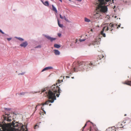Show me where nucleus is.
Returning <instances> with one entry per match:
<instances>
[{
    "label": "nucleus",
    "mask_w": 131,
    "mask_h": 131,
    "mask_svg": "<svg viewBox=\"0 0 131 131\" xmlns=\"http://www.w3.org/2000/svg\"><path fill=\"white\" fill-rule=\"evenodd\" d=\"M85 40H86V39H80L79 40V41L80 42H81L82 41H85Z\"/></svg>",
    "instance_id": "obj_24"
},
{
    "label": "nucleus",
    "mask_w": 131,
    "mask_h": 131,
    "mask_svg": "<svg viewBox=\"0 0 131 131\" xmlns=\"http://www.w3.org/2000/svg\"><path fill=\"white\" fill-rule=\"evenodd\" d=\"M90 131H91V128L90 129Z\"/></svg>",
    "instance_id": "obj_43"
},
{
    "label": "nucleus",
    "mask_w": 131,
    "mask_h": 131,
    "mask_svg": "<svg viewBox=\"0 0 131 131\" xmlns=\"http://www.w3.org/2000/svg\"><path fill=\"white\" fill-rule=\"evenodd\" d=\"M61 90L58 86H56L55 84L51 86L43 88L41 89V93L43 92L44 95L45 97L47 96L49 100L46 101L44 103H41V105H48L50 102L53 103L54 100H56L55 94L57 92L59 93L57 94L56 96L58 97H59Z\"/></svg>",
    "instance_id": "obj_2"
},
{
    "label": "nucleus",
    "mask_w": 131,
    "mask_h": 131,
    "mask_svg": "<svg viewBox=\"0 0 131 131\" xmlns=\"http://www.w3.org/2000/svg\"><path fill=\"white\" fill-rule=\"evenodd\" d=\"M57 21H58V24L59 26L61 28L62 27H63V25L62 24H60V23H59V20L58 19H57Z\"/></svg>",
    "instance_id": "obj_18"
},
{
    "label": "nucleus",
    "mask_w": 131,
    "mask_h": 131,
    "mask_svg": "<svg viewBox=\"0 0 131 131\" xmlns=\"http://www.w3.org/2000/svg\"><path fill=\"white\" fill-rule=\"evenodd\" d=\"M84 21H85L87 22H89L90 21V19L86 17L84 18Z\"/></svg>",
    "instance_id": "obj_20"
},
{
    "label": "nucleus",
    "mask_w": 131,
    "mask_h": 131,
    "mask_svg": "<svg viewBox=\"0 0 131 131\" xmlns=\"http://www.w3.org/2000/svg\"><path fill=\"white\" fill-rule=\"evenodd\" d=\"M99 39H101V38H100L99 37Z\"/></svg>",
    "instance_id": "obj_47"
},
{
    "label": "nucleus",
    "mask_w": 131,
    "mask_h": 131,
    "mask_svg": "<svg viewBox=\"0 0 131 131\" xmlns=\"http://www.w3.org/2000/svg\"><path fill=\"white\" fill-rule=\"evenodd\" d=\"M54 53L56 55H59L60 54V52L58 50L55 49L54 50Z\"/></svg>",
    "instance_id": "obj_10"
},
{
    "label": "nucleus",
    "mask_w": 131,
    "mask_h": 131,
    "mask_svg": "<svg viewBox=\"0 0 131 131\" xmlns=\"http://www.w3.org/2000/svg\"><path fill=\"white\" fill-rule=\"evenodd\" d=\"M61 2H62V0H59Z\"/></svg>",
    "instance_id": "obj_42"
},
{
    "label": "nucleus",
    "mask_w": 131,
    "mask_h": 131,
    "mask_svg": "<svg viewBox=\"0 0 131 131\" xmlns=\"http://www.w3.org/2000/svg\"><path fill=\"white\" fill-rule=\"evenodd\" d=\"M66 77L67 78H69V76H67Z\"/></svg>",
    "instance_id": "obj_41"
},
{
    "label": "nucleus",
    "mask_w": 131,
    "mask_h": 131,
    "mask_svg": "<svg viewBox=\"0 0 131 131\" xmlns=\"http://www.w3.org/2000/svg\"><path fill=\"white\" fill-rule=\"evenodd\" d=\"M7 39L8 41H9L12 39V38H7Z\"/></svg>",
    "instance_id": "obj_32"
},
{
    "label": "nucleus",
    "mask_w": 131,
    "mask_h": 131,
    "mask_svg": "<svg viewBox=\"0 0 131 131\" xmlns=\"http://www.w3.org/2000/svg\"><path fill=\"white\" fill-rule=\"evenodd\" d=\"M77 40H76V42H75V43H76V42H77Z\"/></svg>",
    "instance_id": "obj_45"
},
{
    "label": "nucleus",
    "mask_w": 131,
    "mask_h": 131,
    "mask_svg": "<svg viewBox=\"0 0 131 131\" xmlns=\"http://www.w3.org/2000/svg\"><path fill=\"white\" fill-rule=\"evenodd\" d=\"M124 84L130 85L131 84V81H126L125 83H124Z\"/></svg>",
    "instance_id": "obj_16"
},
{
    "label": "nucleus",
    "mask_w": 131,
    "mask_h": 131,
    "mask_svg": "<svg viewBox=\"0 0 131 131\" xmlns=\"http://www.w3.org/2000/svg\"><path fill=\"white\" fill-rule=\"evenodd\" d=\"M41 2L44 5L46 6H48L49 5V3L47 1H46L45 2H44L41 1Z\"/></svg>",
    "instance_id": "obj_12"
},
{
    "label": "nucleus",
    "mask_w": 131,
    "mask_h": 131,
    "mask_svg": "<svg viewBox=\"0 0 131 131\" xmlns=\"http://www.w3.org/2000/svg\"><path fill=\"white\" fill-rule=\"evenodd\" d=\"M41 122H40L37 123V124L35 125L34 127V128L35 129H36L38 128H39L40 127V124Z\"/></svg>",
    "instance_id": "obj_11"
},
{
    "label": "nucleus",
    "mask_w": 131,
    "mask_h": 131,
    "mask_svg": "<svg viewBox=\"0 0 131 131\" xmlns=\"http://www.w3.org/2000/svg\"><path fill=\"white\" fill-rule=\"evenodd\" d=\"M90 30L91 31H93V29H91Z\"/></svg>",
    "instance_id": "obj_40"
},
{
    "label": "nucleus",
    "mask_w": 131,
    "mask_h": 131,
    "mask_svg": "<svg viewBox=\"0 0 131 131\" xmlns=\"http://www.w3.org/2000/svg\"><path fill=\"white\" fill-rule=\"evenodd\" d=\"M100 43V42L98 40H96L94 41L93 43V44L94 45L95 44H99Z\"/></svg>",
    "instance_id": "obj_15"
},
{
    "label": "nucleus",
    "mask_w": 131,
    "mask_h": 131,
    "mask_svg": "<svg viewBox=\"0 0 131 131\" xmlns=\"http://www.w3.org/2000/svg\"><path fill=\"white\" fill-rule=\"evenodd\" d=\"M72 79H74V77H72Z\"/></svg>",
    "instance_id": "obj_46"
},
{
    "label": "nucleus",
    "mask_w": 131,
    "mask_h": 131,
    "mask_svg": "<svg viewBox=\"0 0 131 131\" xmlns=\"http://www.w3.org/2000/svg\"><path fill=\"white\" fill-rule=\"evenodd\" d=\"M40 114H41V112H40Z\"/></svg>",
    "instance_id": "obj_49"
},
{
    "label": "nucleus",
    "mask_w": 131,
    "mask_h": 131,
    "mask_svg": "<svg viewBox=\"0 0 131 131\" xmlns=\"http://www.w3.org/2000/svg\"><path fill=\"white\" fill-rule=\"evenodd\" d=\"M58 36L59 37H60L61 35V33H58Z\"/></svg>",
    "instance_id": "obj_34"
},
{
    "label": "nucleus",
    "mask_w": 131,
    "mask_h": 131,
    "mask_svg": "<svg viewBox=\"0 0 131 131\" xmlns=\"http://www.w3.org/2000/svg\"><path fill=\"white\" fill-rule=\"evenodd\" d=\"M86 125H87V124H86H86H85V125H84V126L83 127V130L84 129V128L86 126Z\"/></svg>",
    "instance_id": "obj_28"
},
{
    "label": "nucleus",
    "mask_w": 131,
    "mask_h": 131,
    "mask_svg": "<svg viewBox=\"0 0 131 131\" xmlns=\"http://www.w3.org/2000/svg\"><path fill=\"white\" fill-rule=\"evenodd\" d=\"M126 114H125V116H126Z\"/></svg>",
    "instance_id": "obj_50"
},
{
    "label": "nucleus",
    "mask_w": 131,
    "mask_h": 131,
    "mask_svg": "<svg viewBox=\"0 0 131 131\" xmlns=\"http://www.w3.org/2000/svg\"><path fill=\"white\" fill-rule=\"evenodd\" d=\"M16 38L18 40L20 41H24V39L20 37H16Z\"/></svg>",
    "instance_id": "obj_19"
},
{
    "label": "nucleus",
    "mask_w": 131,
    "mask_h": 131,
    "mask_svg": "<svg viewBox=\"0 0 131 131\" xmlns=\"http://www.w3.org/2000/svg\"><path fill=\"white\" fill-rule=\"evenodd\" d=\"M38 92H31L30 93H37Z\"/></svg>",
    "instance_id": "obj_37"
},
{
    "label": "nucleus",
    "mask_w": 131,
    "mask_h": 131,
    "mask_svg": "<svg viewBox=\"0 0 131 131\" xmlns=\"http://www.w3.org/2000/svg\"><path fill=\"white\" fill-rule=\"evenodd\" d=\"M51 105V104H49V106H50Z\"/></svg>",
    "instance_id": "obj_48"
},
{
    "label": "nucleus",
    "mask_w": 131,
    "mask_h": 131,
    "mask_svg": "<svg viewBox=\"0 0 131 131\" xmlns=\"http://www.w3.org/2000/svg\"><path fill=\"white\" fill-rule=\"evenodd\" d=\"M28 93V92H22L20 93L19 94V95H25V93Z\"/></svg>",
    "instance_id": "obj_21"
},
{
    "label": "nucleus",
    "mask_w": 131,
    "mask_h": 131,
    "mask_svg": "<svg viewBox=\"0 0 131 131\" xmlns=\"http://www.w3.org/2000/svg\"><path fill=\"white\" fill-rule=\"evenodd\" d=\"M60 17L61 19H63L64 18L62 16L61 14H60Z\"/></svg>",
    "instance_id": "obj_30"
},
{
    "label": "nucleus",
    "mask_w": 131,
    "mask_h": 131,
    "mask_svg": "<svg viewBox=\"0 0 131 131\" xmlns=\"http://www.w3.org/2000/svg\"><path fill=\"white\" fill-rule=\"evenodd\" d=\"M4 116L3 121L0 122V131H27V126H25L26 130L24 127L21 123L16 122L15 120L11 122L12 120L10 117Z\"/></svg>",
    "instance_id": "obj_1"
},
{
    "label": "nucleus",
    "mask_w": 131,
    "mask_h": 131,
    "mask_svg": "<svg viewBox=\"0 0 131 131\" xmlns=\"http://www.w3.org/2000/svg\"><path fill=\"white\" fill-rule=\"evenodd\" d=\"M72 74V73H71V72H70V74Z\"/></svg>",
    "instance_id": "obj_44"
},
{
    "label": "nucleus",
    "mask_w": 131,
    "mask_h": 131,
    "mask_svg": "<svg viewBox=\"0 0 131 131\" xmlns=\"http://www.w3.org/2000/svg\"><path fill=\"white\" fill-rule=\"evenodd\" d=\"M45 37L47 38L48 40H50L51 42L53 41V40H55L56 39V38H52L49 36L46 35H45Z\"/></svg>",
    "instance_id": "obj_6"
},
{
    "label": "nucleus",
    "mask_w": 131,
    "mask_h": 131,
    "mask_svg": "<svg viewBox=\"0 0 131 131\" xmlns=\"http://www.w3.org/2000/svg\"><path fill=\"white\" fill-rule=\"evenodd\" d=\"M41 110H42L43 111V112H43V113H44L45 114H46V112L45 111H44L43 110V108H42V107H41Z\"/></svg>",
    "instance_id": "obj_33"
},
{
    "label": "nucleus",
    "mask_w": 131,
    "mask_h": 131,
    "mask_svg": "<svg viewBox=\"0 0 131 131\" xmlns=\"http://www.w3.org/2000/svg\"><path fill=\"white\" fill-rule=\"evenodd\" d=\"M114 25L113 24H112L111 23L105 24V26L103 27L102 30L101 31L100 33H103V31H106L108 30H112L113 29H112V28L114 26Z\"/></svg>",
    "instance_id": "obj_5"
},
{
    "label": "nucleus",
    "mask_w": 131,
    "mask_h": 131,
    "mask_svg": "<svg viewBox=\"0 0 131 131\" xmlns=\"http://www.w3.org/2000/svg\"><path fill=\"white\" fill-rule=\"evenodd\" d=\"M53 68L51 66H49L46 67L43 69L41 71V72H42L44 71H46L47 70H50L53 69Z\"/></svg>",
    "instance_id": "obj_9"
},
{
    "label": "nucleus",
    "mask_w": 131,
    "mask_h": 131,
    "mask_svg": "<svg viewBox=\"0 0 131 131\" xmlns=\"http://www.w3.org/2000/svg\"><path fill=\"white\" fill-rule=\"evenodd\" d=\"M54 47L57 48H59L60 47V46L58 44H54Z\"/></svg>",
    "instance_id": "obj_13"
},
{
    "label": "nucleus",
    "mask_w": 131,
    "mask_h": 131,
    "mask_svg": "<svg viewBox=\"0 0 131 131\" xmlns=\"http://www.w3.org/2000/svg\"><path fill=\"white\" fill-rule=\"evenodd\" d=\"M4 109L6 111H9L10 110L11 108H4Z\"/></svg>",
    "instance_id": "obj_23"
},
{
    "label": "nucleus",
    "mask_w": 131,
    "mask_h": 131,
    "mask_svg": "<svg viewBox=\"0 0 131 131\" xmlns=\"http://www.w3.org/2000/svg\"><path fill=\"white\" fill-rule=\"evenodd\" d=\"M52 10L53 11H54L56 13H57V11L56 9V8L54 7L53 5H52Z\"/></svg>",
    "instance_id": "obj_14"
},
{
    "label": "nucleus",
    "mask_w": 131,
    "mask_h": 131,
    "mask_svg": "<svg viewBox=\"0 0 131 131\" xmlns=\"http://www.w3.org/2000/svg\"><path fill=\"white\" fill-rule=\"evenodd\" d=\"M99 12L97 11L95 14L94 15V17L95 18H96L97 19H99V17L101 16V15L100 14Z\"/></svg>",
    "instance_id": "obj_8"
},
{
    "label": "nucleus",
    "mask_w": 131,
    "mask_h": 131,
    "mask_svg": "<svg viewBox=\"0 0 131 131\" xmlns=\"http://www.w3.org/2000/svg\"><path fill=\"white\" fill-rule=\"evenodd\" d=\"M86 125H87V124H86H86H85V125H84V126L83 127V130L84 129V128L86 126Z\"/></svg>",
    "instance_id": "obj_29"
},
{
    "label": "nucleus",
    "mask_w": 131,
    "mask_h": 131,
    "mask_svg": "<svg viewBox=\"0 0 131 131\" xmlns=\"http://www.w3.org/2000/svg\"><path fill=\"white\" fill-rule=\"evenodd\" d=\"M91 123H92V125H93V126H94V124H93L92 123V122H91Z\"/></svg>",
    "instance_id": "obj_39"
},
{
    "label": "nucleus",
    "mask_w": 131,
    "mask_h": 131,
    "mask_svg": "<svg viewBox=\"0 0 131 131\" xmlns=\"http://www.w3.org/2000/svg\"><path fill=\"white\" fill-rule=\"evenodd\" d=\"M64 18L65 19V20L67 21H68V19H67L66 18V17L65 16H64Z\"/></svg>",
    "instance_id": "obj_31"
},
{
    "label": "nucleus",
    "mask_w": 131,
    "mask_h": 131,
    "mask_svg": "<svg viewBox=\"0 0 131 131\" xmlns=\"http://www.w3.org/2000/svg\"><path fill=\"white\" fill-rule=\"evenodd\" d=\"M90 122V121H88V122Z\"/></svg>",
    "instance_id": "obj_51"
},
{
    "label": "nucleus",
    "mask_w": 131,
    "mask_h": 131,
    "mask_svg": "<svg viewBox=\"0 0 131 131\" xmlns=\"http://www.w3.org/2000/svg\"><path fill=\"white\" fill-rule=\"evenodd\" d=\"M111 0H98L99 2V4L96 8V10L103 13H106L107 10V8L104 5L106 4V2L110 1Z\"/></svg>",
    "instance_id": "obj_4"
},
{
    "label": "nucleus",
    "mask_w": 131,
    "mask_h": 131,
    "mask_svg": "<svg viewBox=\"0 0 131 131\" xmlns=\"http://www.w3.org/2000/svg\"><path fill=\"white\" fill-rule=\"evenodd\" d=\"M41 47V45H39L37 46L36 47H35V48H40Z\"/></svg>",
    "instance_id": "obj_27"
},
{
    "label": "nucleus",
    "mask_w": 131,
    "mask_h": 131,
    "mask_svg": "<svg viewBox=\"0 0 131 131\" xmlns=\"http://www.w3.org/2000/svg\"><path fill=\"white\" fill-rule=\"evenodd\" d=\"M0 32H1V33H3V32L0 29Z\"/></svg>",
    "instance_id": "obj_38"
},
{
    "label": "nucleus",
    "mask_w": 131,
    "mask_h": 131,
    "mask_svg": "<svg viewBox=\"0 0 131 131\" xmlns=\"http://www.w3.org/2000/svg\"><path fill=\"white\" fill-rule=\"evenodd\" d=\"M99 35H101L102 37V36L104 37H105L106 36L105 33H100V34Z\"/></svg>",
    "instance_id": "obj_22"
},
{
    "label": "nucleus",
    "mask_w": 131,
    "mask_h": 131,
    "mask_svg": "<svg viewBox=\"0 0 131 131\" xmlns=\"http://www.w3.org/2000/svg\"><path fill=\"white\" fill-rule=\"evenodd\" d=\"M94 65L91 63H85L83 62H78L76 64L75 66L74 67L73 70L74 71H80L82 69H86L87 71L89 70L90 68H93Z\"/></svg>",
    "instance_id": "obj_3"
},
{
    "label": "nucleus",
    "mask_w": 131,
    "mask_h": 131,
    "mask_svg": "<svg viewBox=\"0 0 131 131\" xmlns=\"http://www.w3.org/2000/svg\"><path fill=\"white\" fill-rule=\"evenodd\" d=\"M115 128V127H111V128L109 127V128H108L107 129H106V130L107 131H112V130H113L112 129H114Z\"/></svg>",
    "instance_id": "obj_17"
},
{
    "label": "nucleus",
    "mask_w": 131,
    "mask_h": 131,
    "mask_svg": "<svg viewBox=\"0 0 131 131\" xmlns=\"http://www.w3.org/2000/svg\"><path fill=\"white\" fill-rule=\"evenodd\" d=\"M25 72H22L21 73H19L18 74V75H23L24 74H25Z\"/></svg>",
    "instance_id": "obj_26"
},
{
    "label": "nucleus",
    "mask_w": 131,
    "mask_h": 131,
    "mask_svg": "<svg viewBox=\"0 0 131 131\" xmlns=\"http://www.w3.org/2000/svg\"><path fill=\"white\" fill-rule=\"evenodd\" d=\"M70 1L71 0H69Z\"/></svg>",
    "instance_id": "obj_52"
},
{
    "label": "nucleus",
    "mask_w": 131,
    "mask_h": 131,
    "mask_svg": "<svg viewBox=\"0 0 131 131\" xmlns=\"http://www.w3.org/2000/svg\"><path fill=\"white\" fill-rule=\"evenodd\" d=\"M120 25H118V26L117 27V28H118L120 27Z\"/></svg>",
    "instance_id": "obj_36"
},
{
    "label": "nucleus",
    "mask_w": 131,
    "mask_h": 131,
    "mask_svg": "<svg viewBox=\"0 0 131 131\" xmlns=\"http://www.w3.org/2000/svg\"><path fill=\"white\" fill-rule=\"evenodd\" d=\"M40 104H38L37 106L36 107V110L37 109V107H38L39 106H40Z\"/></svg>",
    "instance_id": "obj_35"
},
{
    "label": "nucleus",
    "mask_w": 131,
    "mask_h": 131,
    "mask_svg": "<svg viewBox=\"0 0 131 131\" xmlns=\"http://www.w3.org/2000/svg\"><path fill=\"white\" fill-rule=\"evenodd\" d=\"M63 81V80H62L61 81L60 80H59L58 81V83H61V82H62Z\"/></svg>",
    "instance_id": "obj_25"
},
{
    "label": "nucleus",
    "mask_w": 131,
    "mask_h": 131,
    "mask_svg": "<svg viewBox=\"0 0 131 131\" xmlns=\"http://www.w3.org/2000/svg\"><path fill=\"white\" fill-rule=\"evenodd\" d=\"M28 45V43L26 41L21 43L20 45V46L21 47L25 48Z\"/></svg>",
    "instance_id": "obj_7"
}]
</instances>
